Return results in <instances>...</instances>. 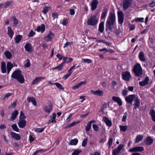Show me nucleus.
Listing matches in <instances>:
<instances>
[{"instance_id": "f257e3e1", "label": "nucleus", "mask_w": 155, "mask_h": 155, "mask_svg": "<svg viewBox=\"0 0 155 155\" xmlns=\"http://www.w3.org/2000/svg\"><path fill=\"white\" fill-rule=\"evenodd\" d=\"M115 14L114 13H111L108 16L106 24V31L109 30L112 31L113 29V26L115 25Z\"/></svg>"}, {"instance_id": "f03ea898", "label": "nucleus", "mask_w": 155, "mask_h": 155, "mask_svg": "<svg viewBox=\"0 0 155 155\" xmlns=\"http://www.w3.org/2000/svg\"><path fill=\"white\" fill-rule=\"evenodd\" d=\"M11 77L16 79L21 84H23L24 82L25 79L24 76L20 70H15L12 74Z\"/></svg>"}, {"instance_id": "7ed1b4c3", "label": "nucleus", "mask_w": 155, "mask_h": 155, "mask_svg": "<svg viewBox=\"0 0 155 155\" xmlns=\"http://www.w3.org/2000/svg\"><path fill=\"white\" fill-rule=\"evenodd\" d=\"M133 72L134 73L135 76L139 77L142 75L143 74V70L140 63H137L134 65Z\"/></svg>"}, {"instance_id": "20e7f679", "label": "nucleus", "mask_w": 155, "mask_h": 155, "mask_svg": "<svg viewBox=\"0 0 155 155\" xmlns=\"http://www.w3.org/2000/svg\"><path fill=\"white\" fill-rule=\"evenodd\" d=\"M97 14H96L91 15L87 21V24L89 25L94 26L97 24L98 22V19L97 18Z\"/></svg>"}, {"instance_id": "39448f33", "label": "nucleus", "mask_w": 155, "mask_h": 155, "mask_svg": "<svg viewBox=\"0 0 155 155\" xmlns=\"http://www.w3.org/2000/svg\"><path fill=\"white\" fill-rule=\"evenodd\" d=\"M137 97L135 94L130 95L125 97V100L127 102L132 104L133 100H135Z\"/></svg>"}, {"instance_id": "423d86ee", "label": "nucleus", "mask_w": 155, "mask_h": 155, "mask_svg": "<svg viewBox=\"0 0 155 155\" xmlns=\"http://www.w3.org/2000/svg\"><path fill=\"white\" fill-rule=\"evenodd\" d=\"M122 76L123 80L129 81L131 78L130 73L127 71L123 72L122 73Z\"/></svg>"}, {"instance_id": "0eeeda50", "label": "nucleus", "mask_w": 155, "mask_h": 155, "mask_svg": "<svg viewBox=\"0 0 155 155\" xmlns=\"http://www.w3.org/2000/svg\"><path fill=\"white\" fill-rule=\"evenodd\" d=\"M144 150V148L143 147H136L131 148L129 150V151L130 152H140L143 151Z\"/></svg>"}, {"instance_id": "6e6552de", "label": "nucleus", "mask_w": 155, "mask_h": 155, "mask_svg": "<svg viewBox=\"0 0 155 155\" xmlns=\"http://www.w3.org/2000/svg\"><path fill=\"white\" fill-rule=\"evenodd\" d=\"M54 35L51 31L48 33V35L44 37V39L47 42L51 41L54 37Z\"/></svg>"}, {"instance_id": "1a4fd4ad", "label": "nucleus", "mask_w": 155, "mask_h": 155, "mask_svg": "<svg viewBox=\"0 0 155 155\" xmlns=\"http://www.w3.org/2000/svg\"><path fill=\"white\" fill-rule=\"evenodd\" d=\"M118 21L119 23L122 24H123L124 20V15L123 13L121 11L118 12Z\"/></svg>"}, {"instance_id": "9d476101", "label": "nucleus", "mask_w": 155, "mask_h": 155, "mask_svg": "<svg viewBox=\"0 0 155 155\" xmlns=\"http://www.w3.org/2000/svg\"><path fill=\"white\" fill-rule=\"evenodd\" d=\"M131 3V0H124L123 3V9L124 10H126L130 6Z\"/></svg>"}, {"instance_id": "9b49d317", "label": "nucleus", "mask_w": 155, "mask_h": 155, "mask_svg": "<svg viewBox=\"0 0 155 155\" xmlns=\"http://www.w3.org/2000/svg\"><path fill=\"white\" fill-rule=\"evenodd\" d=\"M53 108L52 104L50 101H49V104L48 106L45 107V111L48 113H50Z\"/></svg>"}, {"instance_id": "f8f14e48", "label": "nucleus", "mask_w": 155, "mask_h": 155, "mask_svg": "<svg viewBox=\"0 0 155 155\" xmlns=\"http://www.w3.org/2000/svg\"><path fill=\"white\" fill-rule=\"evenodd\" d=\"M98 4L97 0H93L91 4V10L92 11H94L97 8Z\"/></svg>"}, {"instance_id": "ddd939ff", "label": "nucleus", "mask_w": 155, "mask_h": 155, "mask_svg": "<svg viewBox=\"0 0 155 155\" xmlns=\"http://www.w3.org/2000/svg\"><path fill=\"white\" fill-rule=\"evenodd\" d=\"M112 99L114 102H117L119 106H121L122 105V101L119 97L113 96L112 97Z\"/></svg>"}, {"instance_id": "4468645a", "label": "nucleus", "mask_w": 155, "mask_h": 155, "mask_svg": "<svg viewBox=\"0 0 155 155\" xmlns=\"http://www.w3.org/2000/svg\"><path fill=\"white\" fill-rule=\"evenodd\" d=\"M149 81V78L148 77L146 76L143 81L139 82V84L141 86H144L148 84Z\"/></svg>"}, {"instance_id": "2eb2a0df", "label": "nucleus", "mask_w": 155, "mask_h": 155, "mask_svg": "<svg viewBox=\"0 0 155 155\" xmlns=\"http://www.w3.org/2000/svg\"><path fill=\"white\" fill-rule=\"evenodd\" d=\"M26 124V121L25 120H19L18 123L19 127L20 128H23Z\"/></svg>"}, {"instance_id": "dca6fc26", "label": "nucleus", "mask_w": 155, "mask_h": 155, "mask_svg": "<svg viewBox=\"0 0 155 155\" xmlns=\"http://www.w3.org/2000/svg\"><path fill=\"white\" fill-rule=\"evenodd\" d=\"M103 120L107 126L109 127H111L112 126V122L111 121L108 119L107 117H103Z\"/></svg>"}, {"instance_id": "f3484780", "label": "nucleus", "mask_w": 155, "mask_h": 155, "mask_svg": "<svg viewBox=\"0 0 155 155\" xmlns=\"http://www.w3.org/2000/svg\"><path fill=\"white\" fill-rule=\"evenodd\" d=\"M153 139L151 138V137L149 136L146 139L144 142L146 145H150L153 143Z\"/></svg>"}, {"instance_id": "a211bd4d", "label": "nucleus", "mask_w": 155, "mask_h": 155, "mask_svg": "<svg viewBox=\"0 0 155 155\" xmlns=\"http://www.w3.org/2000/svg\"><path fill=\"white\" fill-rule=\"evenodd\" d=\"M139 58L141 61L144 62L146 61V59L143 52L140 51L139 52Z\"/></svg>"}, {"instance_id": "6ab92c4d", "label": "nucleus", "mask_w": 155, "mask_h": 155, "mask_svg": "<svg viewBox=\"0 0 155 155\" xmlns=\"http://www.w3.org/2000/svg\"><path fill=\"white\" fill-rule=\"evenodd\" d=\"M44 79V77H38L36 78L33 81L31 84L32 85L37 84L39 83L42 80Z\"/></svg>"}, {"instance_id": "aec40b11", "label": "nucleus", "mask_w": 155, "mask_h": 155, "mask_svg": "<svg viewBox=\"0 0 155 155\" xmlns=\"http://www.w3.org/2000/svg\"><path fill=\"white\" fill-rule=\"evenodd\" d=\"M86 83V81H82L76 85L72 87V88L74 90H75L78 88L80 87L81 86L85 84Z\"/></svg>"}, {"instance_id": "412c9836", "label": "nucleus", "mask_w": 155, "mask_h": 155, "mask_svg": "<svg viewBox=\"0 0 155 155\" xmlns=\"http://www.w3.org/2000/svg\"><path fill=\"white\" fill-rule=\"evenodd\" d=\"M45 29V26L44 24H42L41 26H38L36 30L38 32H41V33H43Z\"/></svg>"}, {"instance_id": "4be33fe9", "label": "nucleus", "mask_w": 155, "mask_h": 155, "mask_svg": "<svg viewBox=\"0 0 155 155\" xmlns=\"http://www.w3.org/2000/svg\"><path fill=\"white\" fill-rule=\"evenodd\" d=\"M11 134L12 137L17 140H19L21 139L20 136L18 134L14 133L13 132H11Z\"/></svg>"}, {"instance_id": "5701e85b", "label": "nucleus", "mask_w": 155, "mask_h": 155, "mask_svg": "<svg viewBox=\"0 0 155 155\" xmlns=\"http://www.w3.org/2000/svg\"><path fill=\"white\" fill-rule=\"evenodd\" d=\"M135 103L134 104V108L136 109L138 108L140 105V101L138 97H137L135 99Z\"/></svg>"}, {"instance_id": "b1692460", "label": "nucleus", "mask_w": 155, "mask_h": 155, "mask_svg": "<svg viewBox=\"0 0 155 155\" xmlns=\"http://www.w3.org/2000/svg\"><path fill=\"white\" fill-rule=\"evenodd\" d=\"M27 100L29 102H32V104L34 106H36V101L35 99L33 97H28L27 99Z\"/></svg>"}, {"instance_id": "393cba45", "label": "nucleus", "mask_w": 155, "mask_h": 155, "mask_svg": "<svg viewBox=\"0 0 155 155\" xmlns=\"http://www.w3.org/2000/svg\"><path fill=\"white\" fill-rule=\"evenodd\" d=\"M91 92L93 94L95 95L101 96L103 95V92L102 90H98L95 91H91Z\"/></svg>"}, {"instance_id": "a878e982", "label": "nucleus", "mask_w": 155, "mask_h": 155, "mask_svg": "<svg viewBox=\"0 0 155 155\" xmlns=\"http://www.w3.org/2000/svg\"><path fill=\"white\" fill-rule=\"evenodd\" d=\"M14 33L11 28L10 27H8L7 34L11 38H12Z\"/></svg>"}, {"instance_id": "bb28decb", "label": "nucleus", "mask_w": 155, "mask_h": 155, "mask_svg": "<svg viewBox=\"0 0 155 155\" xmlns=\"http://www.w3.org/2000/svg\"><path fill=\"white\" fill-rule=\"evenodd\" d=\"M13 67V64L10 62H8L7 64V74H8L10 71Z\"/></svg>"}, {"instance_id": "cd10ccee", "label": "nucleus", "mask_w": 155, "mask_h": 155, "mask_svg": "<svg viewBox=\"0 0 155 155\" xmlns=\"http://www.w3.org/2000/svg\"><path fill=\"white\" fill-rule=\"evenodd\" d=\"M25 50L28 52H31L32 50V47L31 44L29 43H27L25 46Z\"/></svg>"}, {"instance_id": "c85d7f7f", "label": "nucleus", "mask_w": 155, "mask_h": 155, "mask_svg": "<svg viewBox=\"0 0 155 155\" xmlns=\"http://www.w3.org/2000/svg\"><path fill=\"white\" fill-rule=\"evenodd\" d=\"M1 68L2 71V73H5L6 72V64L4 61H2V62Z\"/></svg>"}, {"instance_id": "c756f323", "label": "nucleus", "mask_w": 155, "mask_h": 155, "mask_svg": "<svg viewBox=\"0 0 155 155\" xmlns=\"http://www.w3.org/2000/svg\"><path fill=\"white\" fill-rule=\"evenodd\" d=\"M99 30L101 33H103L104 29V22H101L99 26Z\"/></svg>"}, {"instance_id": "7c9ffc66", "label": "nucleus", "mask_w": 155, "mask_h": 155, "mask_svg": "<svg viewBox=\"0 0 155 155\" xmlns=\"http://www.w3.org/2000/svg\"><path fill=\"white\" fill-rule=\"evenodd\" d=\"M18 112L17 110H14L12 113V116L11 118V120H13L15 119L17 115H18Z\"/></svg>"}, {"instance_id": "2f4dec72", "label": "nucleus", "mask_w": 155, "mask_h": 155, "mask_svg": "<svg viewBox=\"0 0 155 155\" xmlns=\"http://www.w3.org/2000/svg\"><path fill=\"white\" fill-rule=\"evenodd\" d=\"M150 114L152 120L155 122V110L152 109L150 110Z\"/></svg>"}, {"instance_id": "473e14b6", "label": "nucleus", "mask_w": 155, "mask_h": 155, "mask_svg": "<svg viewBox=\"0 0 155 155\" xmlns=\"http://www.w3.org/2000/svg\"><path fill=\"white\" fill-rule=\"evenodd\" d=\"M4 54L5 55L6 58L8 59H10L12 56L11 53L8 51H6L4 52Z\"/></svg>"}, {"instance_id": "72a5a7b5", "label": "nucleus", "mask_w": 155, "mask_h": 155, "mask_svg": "<svg viewBox=\"0 0 155 155\" xmlns=\"http://www.w3.org/2000/svg\"><path fill=\"white\" fill-rule=\"evenodd\" d=\"M143 137L141 135H138L136 138L135 143H136L141 141L143 139Z\"/></svg>"}, {"instance_id": "f704fd0d", "label": "nucleus", "mask_w": 155, "mask_h": 155, "mask_svg": "<svg viewBox=\"0 0 155 155\" xmlns=\"http://www.w3.org/2000/svg\"><path fill=\"white\" fill-rule=\"evenodd\" d=\"M78 142V140L77 139H74L71 140L70 142L68 143L69 145H76Z\"/></svg>"}, {"instance_id": "c9c22d12", "label": "nucleus", "mask_w": 155, "mask_h": 155, "mask_svg": "<svg viewBox=\"0 0 155 155\" xmlns=\"http://www.w3.org/2000/svg\"><path fill=\"white\" fill-rule=\"evenodd\" d=\"M12 94V93H7L5 94L3 97L2 98V100L4 101H5Z\"/></svg>"}, {"instance_id": "e433bc0d", "label": "nucleus", "mask_w": 155, "mask_h": 155, "mask_svg": "<svg viewBox=\"0 0 155 155\" xmlns=\"http://www.w3.org/2000/svg\"><path fill=\"white\" fill-rule=\"evenodd\" d=\"M22 38V36L20 35H17L15 38V42L16 43H18Z\"/></svg>"}, {"instance_id": "4c0bfd02", "label": "nucleus", "mask_w": 155, "mask_h": 155, "mask_svg": "<svg viewBox=\"0 0 155 155\" xmlns=\"http://www.w3.org/2000/svg\"><path fill=\"white\" fill-rule=\"evenodd\" d=\"M54 84L58 88L64 90V88L62 87V85L60 83L56 82Z\"/></svg>"}, {"instance_id": "58836bf2", "label": "nucleus", "mask_w": 155, "mask_h": 155, "mask_svg": "<svg viewBox=\"0 0 155 155\" xmlns=\"http://www.w3.org/2000/svg\"><path fill=\"white\" fill-rule=\"evenodd\" d=\"M11 19L13 20V23L14 26H16L18 24V21L15 16H13L11 18Z\"/></svg>"}, {"instance_id": "ea45409f", "label": "nucleus", "mask_w": 155, "mask_h": 155, "mask_svg": "<svg viewBox=\"0 0 155 155\" xmlns=\"http://www.w3.org/2000/svg\"><path fill=\"white\" fill-rule=\"evenodd\" d=\"M80 123V121H78L76 122H74L69 124V125L66 127V128L70 127H72L76 125L79 124Z\"/></svg>"}, {"instance_id": "a19ab883", "label": "nucleus", "mask_w": 155, "mask_h": 155, "mask_svg": "<svg viewBox=\"0 0 155 155\" xmlns=\"http://www.w3.org/2000/svg\"><path fill=\"white\" fill-rule=\"evenodd\" d=\"M120 130L123 132H125L127 129L128 127L127 125L126 126H120Z\"/></svg>"}, {"instance_id": "79ce46f5", "label": "nucleus", "mask_w": 155, "mask_h": 155, "mask_svg": "<svg viewBox=\"0 0 155 155\" xmlns=\"http://www.w3.org/2000/svg\"><path fill=\"white\" fill-rule=\"evenodd\" d=\"M107 13V10H105L102 13L101 16V19H104L106 18Z\"/></svg>"}, {"instance_id": "37998d69", "label": "nucleus", "mask_w": 155, "mask_h": 155, "mask_svg": "<svg viewBox=\"0 0 155 155\" xmlns=\"http://www.w3.org/2000/svg\"><path fill=\"white\" fill-rule=\"evenodd\" d=\"M26 63L25 64V67L26 68H28L30 66V60L29 59H27L25 61Z\"/></svg>"}, {"instance_id": "c03bdc74", "label": "nucleus", "mask_w": 155, "mask_h": 155, "mask_svg": "<svg viewBox=\"0 0 155 155\" xmlns=\"http://www.w3.org/2000/svg\"><path fill=\"white\" fill-rule=\"evenodd\" d=\"M12 3V1H7L6 2H5L4 4V5L5 6V8H7V7L11 5Z\"/></svg>"}, {"instance_id": "a18cd8bd", "label": "nucleus", "mask_w": 155, "mask_h": 155, "mask_svg": "<svg viewBox=\"0 0 155 155\" xmlns=\"http://www.w3.org/2000/svg\"><path fill=\"white\" fill-rule=\"evenodd\" d=\"M26 117L24 115V114L22 111H21L20 112V115L19 117V120H25Z\"/></svg>"}, {"instance_id": "49530a36", "label": "nucleus", "mask_w": 155, "mask_h": 155, "mask_svg": "<svg viewBox=\"0 0 155 155\" xmlns=\"http://www.w3.org/2000/svg\"><path fill=\"white\" fill-rule=\"evenodd\" d=\"M50 9V7H45L43 8V10L42 11L43 13L46 14L47 12Z\"/></svg>"}, {"instance_id": "de8ad7c7", "label": "nucleus", "mask_w": 155, "mask_h": 155, "mask_svg": "<svg viewBox=\"0 0 155 155\" xmlns=\"http://www.w3.org/2000/svg\"><path fill=\"white\" fill-rule=\"evenodd\" d=\"M12 127L14 130L16 132H18L19 131V129L16 124H14L13 125H12Z\"/></svg>"}, {"instance_id": "09e8293b", "label": "nucleus", "mask_w": 155, "mask_h": 155, "mask_svg": "<svg viewBox=\"0 0 155 155\" xmlns=\"http://www.w3.org/2000/svg\"><path fill=\"white\" fill-rule=\"evenodd\" d=\"M87 140L88 139L87 137L84 139L82 143V147H85L86 146Z\"/></svg>"}, {"instance_id": "8fccbe9b", "label": "nucleus", "mask_w": 155, "mask_h": 155, "mask_svg": "<svg viewBox=\"0 0 155 155\" xmlns=\"http://www.w3.org/2000/svg\"><path fill=\"white\" fill-rule=\"evenodd\" d=\"M91 124L89 123L87 124L85 127V130L86 131H88L90 130L91 128Z\"/></svg>"}, {"instance_id": "3c124183", "label": "nucleus", "mask_w": 155, "mask_h": 155, "mask_svg": "<svg viewBox=\"0 0 155 155\" xmlns=\"http://www.w3.org/2000/svg\"><path fill=\"white\" fill-rule=\"evenodd\" d=\"M92 127L94 130L96 132H97L99 131V127L98 126L95 124H94L92 125Z\"/></svg>"}, {"instance_id": "603ef678", "label": "nucleus", "mask_w": 155, "mask_h": 155, "mask_svg": "<svg viewBox=\"0 0 155 155\" xmlns=\"http://www.w3.org/2000/svg\"><path fill=\"white\" fill-rule=\"evenodd\" d=\"M82 61L83 62L87 63H90L91 62V60L88 59H82Z\"/></svg>"}, {"instance_id": "864d4df0", "label": "nucleus", "mask_w": 155, "mask_h": 155, "mask_svg": "<svg viewBox=\"0 0 155 155\" xmlns=\"http://www.w3.org/2000/svg\"><path fill=\"white\" fill-rule=\"evenodd\" d=\"M64 64V63H61V64H60V65H59L58 66H57V68H58V71H61L62 70Z\"/></svg>"}, {"instance_id": "5fc2aeb1", "label": "nucleus", "mask_w": 155, "mask_h": 155, "mask_svg": "<svg viewBox=\"0 0 155 155\" xmlns=\"http://www.w3.org/2000/svg\"><path fill=\"white\" fill-rule=\"evenodd\" d=\"M45 128H38L36 129L35 131L38 133H41L44 131Z\"/></svg>"}, {"instance_id": "6e6d98bb", "label": "nucleus", "mask_w": 155, "mask_h": 155, "mask_svg": "<svg viewBox=\"0 0 155 155\" xmlns=\"http://www.w3.org/2000/svg\"><path fill=\"white\" fill-rule=\"evenodd\" d=\"M120 150H118L117 148L115 149L112 152L113 155H117L120 152Z\"/></svg>"}, {"instance_id": "4d7b16f0", "label": "nucleus", "mask_w": 155, "mask_h": 155, "mask_svg": "<svg viewBox=\"0 0 155 155\" xmlns=\"http://www.w3.org/2000/svg\"><path fill=\"white\" fill-rule=\"evenodd\" d=\"M113 139L112 138H111L109 139L107 143V144L108 145V147H110L112 145L113 143Z\"/></svg>"}, {"instance_id": "13d9d810", "label": "nucleus", "mask_w": 155, "mask_h": 155, "mask_svg": "<svg viewBox=\"0 0 155 155\" xmlns=\"http://www.w3.org/2000/svg\"><path fill=\"white\" fill-rule=\"evenodd\" d=\"M81 152V150H76L72 153V155H78Z\"/></svg>"}, {"instance_id": "bf43d9fd", "label": "nucleus", "mask_w": 155, "mask_h": 155, "mask_svg": "<svg viewBox=\"0 0 155 155\" xmlns=\"http://www.w3.org/2000/svg\"><path fill=\"white\" fill-rule=\"evenodd\" d=\"M135 21L138 22H143L144 19L143 18H137L134 19Z\"/></svg>"}, {"instance_id": "052dcab7", "label": "nucleus", "mask_w": 155, "mask_h": 155, "mask_svg": "<svg viewBox=\"0 0 155 155\" xmlns=\"http://www.w3.org/2000/svg\"><path fill=\"white\" fill-rule=\"evenodd\" d=\"M35 34V32L32 30H31L28 34V36L29 37H32Z\"/></svg>"}, {"instance_id": "680f3d73", "label": "nucleus", "mask_w": 155, "mask_h": 155, "mask_svg": "<svg viewBox=\"0 0 155 155\" xmlns=\"http://www.w3.org/2000/svg\"><path fill=\"white\" fill-rule=\"evenodd\" d=\"M52 16L54 19L55 18H58V15L57 13L53 12L52 13Z\"/></svg>"}, {"instance_id": "e2e57ef3", "label": "nucleus", "mask_w": 155, "mask_h": 155, "mask_svg": "<svg viewBox=\"0 0 155 155\" xmlns=\"http://www.w3.org/2000/svg\"><path fill=\"white\" fill-rule=\"evenodd\" d=\"M107 107V104L106 103H104L102 106V107L101 109V111L102 112H104V109L106 108Z\"/></svg>"}, {"instance_id": "0e129e2a", "label": "nucleus", "mask_w": 155, "mask_h": 155, "mask_svg": "<svg viewBox=\"0 0 155 155\" xmlns=\"http://www.w3.org/2000/svg\"><path fill=\"white\" fill-rule=\"evenodd\" d=\"M72 115L73 114H69L68 117L67 118L66 120V121L67 122V123H68L70 121V120Z\"/></svg>"}, {"instance_id": "69168bd1", "label": "nucleus", "mask_w": 155, "mask_h": 155, "mask_svg": "<svg viewBox=\"0 0 155 155\" xmlns=\"http://www.w3.org/2000/svg\"><path fill=\"white\" fill-rule=\"evenodd\" d=\"M124 114H125V115H124L123 116L122 119V121L123 122H125L126 120V119H127L126 115L127 114L126 112L124 113Z\"/></svg>"}, {"instance_id": "338daca9", "label": "nucleus", "mask_w": 155, "mask_h": 155, "mask_svg": "<svg viewBox=\"0 0 155 155\" xmlns=\"http://www.w3.org/2000/svg\"><path fill=\"white\" fill-rule=\"evenodd\" d=\"M148 6L150 7H153L155 6V1H153L149 3Z\"/></svg>"}, {"instance_id": "774afa93", "label": "nucleus", "mask_w": 155, "mask_h": 155, "mask_svg": "<svg viewBox=\"0 0 155 155\" xmlns=\"http://www.w3.org/2000/svg\"><path fill=\"white\" fill-rule=\"evenodd\" d=\"M124 145L120 144L119 146H118L117 148L120 151L121 150H122L124 148Z\"/></svg>"}]
</instances>
